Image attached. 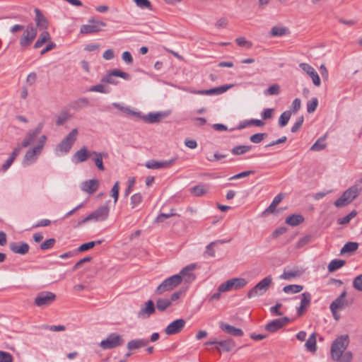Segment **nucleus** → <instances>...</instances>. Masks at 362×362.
<instances>
[{"label": "nucleus", "instance_id": "obj_61", "mask_svg": "<svg viewBox=\"0 0 362 362\" xmlns=\"http://www.w3.org/2000/svg\"><path fill=\"white\" fill-rule=\"evenodd\" d=\"M13 356L8 352L0 351V362H12Z\"/></svg>", "mask_w": 362, "mask_h": 362}, {"label": "nucleus", "instance_id": "obj_34", "mask_svg": "<svg viewBox=\"0 0 362 362\" xmlns=\"http://www.w3.org/2000/svg\"><path fill=\"white\" fill-rule=\"evenodd\" d=\"M305 346L308 351L315 353L317 350L316 333H313L305 344Z\"/></svg>", "mask_w": 362, "mask_h": 362}, {"label": "nucleus", "instance_id": "obj_5", "mask_svg": "<svg viewBox=\"0 0 362 362\" xmlns=\"http://www.w3.org/2000/svg\"><path fill=\"white\" fill-rule=\"evenodd\" d=\"M78 129H73L57 146L56 151L62 154L67 153L76 141Z\"/></svg>", "mask_w": 362, "mask_h": 362}, {"label": "nucleus", "instance_id": "obj_63", "mask_svg": "<svg viewBox=\"0 0 362 362\" xmlns=\"http://www.w3.org/2000/svg\"><path fill=\"white\" fill-rule=\"evenodd\" d=\"M300 106H301V101L299 98H296L292 104H291V114L292 113H294L296 114L300 108Z\"/></svg>", "mask_w": 362, "mask_h": 362}, {"label": "nucleus", "instance_id": "obj_51", "mask_svg": "<svg viewBox=\"0 0 362 362\" xmlns=\"http://www.w3.org/2000/svg\"><path fill=\"white\" fill-rule=\"evenodd\" d=\"M89 101L86 98H79L78 100L73 103V107L74 108H83L88 105Z\"/></svg>", "mask_w": 362, "mask_h": 362}, {"label": "nucleus", "instance_id": "obj_15", "mask_svg": "<svg viewBox=\"0 0 362 362\" xmlns=\"http://www.w3.org/2000/svg\"><path fill=\"white\" fill-rule=\"evenodd\" d=\"M177 160V158H173L168 160H148L145 166L148 169H160V168H169L173 166Z\"/></svg>", "mask_w": 362, "mask_h": 362}, {"label": "nucleus", "instance_id": "obj_37", "mask_svg": "<svg viewBox=\"0 0 362 362\" xmlns=\"http://www.w3.org/2000/svg\"><path fill=\"white\" fill-rule=\"evenodd\" d=\"M358 247V244L356 242H348L341 249L340 254L351 253L355 252Z\"/></svg>", "mask_w": 362, "mask_h": 362}, {"label": "nucleus", "instance_id": "obj_24", "mask_svg": "<svg viewBox=\"0 0 362 362\" xmlns=\"http://www.w3.org/2000/svg\"><path fill=\"white\" fill-rule=\"evenodd\" d=\"M233 86V84L223 85V86H221L219 87H216V88H211L209 90H202V91L198 92V93H201V95H220V94H222V93L226 92L228 90H229Z\"/></svg>", "mask_w": 362, "mask_h": 362}, {"label": "nucleus", "instance_id": "obj_44", "mask_svg": "<svg viewBox=\"0 0 362 362\" xmlns=\"http://www.w3.org/2000/svg\"><path fill=\"white\" fill-rule=\"evenodd\" d=\"M142 200L143 197L141 193H136L133 194L130 199V204L132 208L134 209L137 207L142 202Z\"/></svg>", "mask_w": 362, "mask_h": 362}, {"label": "nucleus", "instance_id": "obj_20", "mask_svg": "<svg viewBox=\"0 0 362 362\" xmlns=\"http://www.w3.org/2000/svg\"><path fill=\"white\" fill-rule=\"evenodd\" d=\"M346 296V292L343 291L341 295L335 299L330 305V310L333 315H335L337 310L343 309L346 305L345 297Z\"/></svg>", "mask_w": 362, "mask_h": 362}, {"label": "nucleus", "instance_id": "obj_41", "mask_svg": "<svg viewBox=\"0 0 362 362\" xmlns=\"http://www.w3.org/2000/svg\"><path fill=\"white\" fill-rule=\"evenodd\" d=\"M291 110H286V111L284 112L280 115L279 119V127H285L288 124V122L291 118Z\"/></svg>", "mask_w": 362, "mask_h": 362}, {"label": "nucleus", "instance_id": "obj_53", "mask_svg": "<svg viewBox=\"0 0 362 362\" xmlns=\"http://www.w3.org/2000/svg\"><path fill=\"white\" fill-rule=\"evenodd\" d=\"M55 242L56 240L54 238L47 239L40 245V248L42 250L51 249L54 245Z\"/></svg>", "mask_w": 362, "mask_h": 362}, {"label": "nucleus", "instance_id": "obj_9", "mask_svg": "<svg viewBox=\"0 0 362 362\" xmlns=\"http://www.w3.org/2000/svg\"><path fill=\"white\" fill-rule=\"evenodd\" d=\"M247 281L243 278H233L221 284L218 286L219 292H227L232 289H240L246 286Z\"/></svg>", "mask_w": 362, "mask_h": 362}, {"label": "nucleus", "instance_id": "obj_17", "mask_svg": "<svg viewBox=\"0 0 362 362\" xmlns=\"http://www.w3.org/2000/svg\"><path fill=\"white\" fill-rule=\"evenodd\" d=\"M186 322L184 319H177L170 323L165 329L168 335H173L180 332L185 327Z\"/></svg>", "mask_w": 362, "mask_h": 362}, {"label": "nucleus", "instance_id": "obj_2", "mask_svg": "<svg viewBox=\"0 0 362 362\" xmlns=\"http://www.w3.org/2000/svg\"><path fill=\"white\" fill-rule=\"evenodd\" d=\"M349 344L348 335L338 337L331 345V357L334 361H339Z\"/></svg>", "mask_w": 362, "mask_h": 362}, {"label": "nucleus", "instance_id": "obj_38", "mask_svg": "<svg viewBox=\"0 0 362 362\" xmlns=\"http://www.w3.org/2000/svg\"><path fill=\"white\" fill-rule=\"evenodd\" d=\"M218 346L223 351L228 352L235 346V343L232 339H228L226 340L219 341Z\"/></svg>", "mask_w": 362, "mask_h": 362}, {"label": "nucleus", "instance_id": "obj_22", "mask_svg": "<svg viewBox=\"0 0 362 362\" xmlns=\"http://www.w3.org/2000/svg\"><path fill=\"white\" fill-rule=\"evenodd\" d=\"M219 327L223 332L234 337H242L244 334L241 329L235 327L223 322H219Z\"/></svg>", "mask_w": 362, "mask_h": 362}, {"label": "nucleus", "instance_id": "obj_11", "mask_svg": "<svg viewBox=\"0 0 362 362\" xmlns=\"http://www.w3.org/2000/svg\"><path fill=\"white\" fill-rule=\"evenodd\" d=\"M106 23L101 21H97L94 18L90 19L87 24L83 25L81 27V33L89 34L99 32L102 28L105 27Z\"/></svg>", "mask_w": 362, "mask_h": 362}, {"label": "nucleus", "instance_id": "obj_7", "mask_svg": "<svg viewBox=\"0 0 362 362\" xmlns=\"http://www.w3.org/2000/svg\"><path fill=\"white\" fill-rule=\"evenodd\" d=\"M181 284L180 276L173 275L165 279L160 285L158 286L155 291L156 294L161 295L166 291H170Z\"/></svg>", "mask_w": 362, "mask_h": 362}, {"label": "nucleus", "instance_id": "obj_60", "mask_svg": "<svg viewBox=\"0 0 362 362\" xmlns=\"http://www.w3.org/2000/svg\"><path fill=\"white\" fill-rule=\"evenodd\" d=\"M303 121H304L303 117V116L299 117L297 119V121L295 122V124L291 127V132H293V133L297 132L301 127V126L303 123Z\"/></svg>", "mask_w": 362, "mask_h": 362}, {"label": "nucleus", "instance_id": "obj_29", "mask_svg": "<svg viewBox=\"0 0 362 362\" xmlns=\"http://www.w3.org/2000/svg\"><path fill=\"white\" fill-rule=\"evenodd\" d=\"M91 154H92V156H93V160L94 161L97 168L100 170L103 171L105 170V168H104L103 163V156L107 157V153H99L97 151H91Z\"/></svg>", "mask_w": 362, "mask_h": 362}, {"label": "nucleus", "instance_id": "obj_8", "mask_svg": "<svg viewBox=\"0 0 362 362\" xmlns=\"http://www.w3.org/2000/svg\"><path fill=\"white\" fill-rule=\"evenodd\" d=\"M37 34V28L33 25H28L23 30V33L20 37L19 43L21 47L27 48L29 47Z\"/></svg>", "mask_w": 362, "mask_h": 362}, {"label": "nucleus", "instance_id": "obj_21", "mask_svg": "<svg viewBox=\"0 0 362 362\" xmlns=\"http://www.w3.org/2000/svg\"><path fill=\"white\" fill-rule=\"evenodd\" d=\"M99 181L96 179H92L84 181L81 185V189L90 194H93L99 187Z\"/></svg>", "mask_w": 362, "mask_h": 362}, {"label": "nucleus", "instance_id": "obj_57", "mask_svg": "<svg viewBox=\"0 0 362 362\" xmlns=\"http://www.w3.org/2000/svg\"><path fill=\"white\" fill-rule=\"evenodd\" d=\"M353 286L358 291H362V274L357 276L353 281Z\"/></svg>", "mask_w": 362, "mask_h": 362}, {"label": "nucleus", "instance_id": "obj_47", "mask_svg": "<svg viewBox=\"0 0 362 362\" xmlns=\"http://www.w3.org/2000/svg\"><path fill=\"white\" fill-rule=\"evenodd\" d=\"M191 190L193 194L196 197L202 196L207 192V189L202 185L193 187Z\"/></svg>", "mask_w": 362, "mask_h": 362}, {"label": "nucleus", "instance_id": "obj_39", "mask_svg": "<svg viewBox=\"0 0 362 362\" xmlns=\"http://www.w3.org/2000/svg\"><path fill=\"white\" fill-rule=\"evenodd\" d=\"M112 105L121 110V111H123L127 115H132V116H135V117H141V112H136V111H134V110H132L129 107H124V106H122L119 103H114L112 104Z\"/></svg>", "mask_w": 362, "mask_h": 362}, {"label": "nucleus", "instance_id": "obj_25", "mask_svg": "<svg viewBox=\"0 0 362 362\" xmlns=\"http://www.w3.org/2000/svg\"><path fill=\"white\" fill-rule=\"evenodd\" d=\"M29 245L26 243H11L10 244L11 250L16 254L25 255L29 251Z\"/></svg>", "mask_w": 362, "mask_h": 362}, {"label": "nucleus", "instance_id": "obj_30", "mask_svg": "<svg viewBox=\"0 0 362 362\" xmlns=\"http://www.w3.org/2000/svg\"><path fill=\"white\" fill-rule=\"evenodd\" d=\"M35 23L37 27L42 28H47L48 25L47 21L42 12L38 9H35Z\"/></svg>", "mask_w": 362, "mask_h": 362}, {"label": "nucleus", "instance_id": "obj_31", "mask_svg": "<svg viewBox=\"0 0 362 362\" xmlns=\"http://www.w3.org/2000/svg\"><path fill=\"white\" fill-rule=\"evenodd\" d=\"M303 221L304 218L302 215L292 214L286 217V223L291 226H296L303 223Z\"/></svg>", "mask_w": 362, "mask_h": 362}, {"label": "nucleus", "instance_id": "obj_62", "mask_svg": "<svg viewBox=\"0 0 362 362\" xmlns=\"http://www.w3.org/2000/svg\"><path fill=\"white\" fill-rule=\"evenodd\" d=\"M299 66L308 76L311 75L312 73L315 70L312 66L307 63H300Z\"/></svg>", "mask_w": 362, "mask_h": 362}, {"label": "nucleus", "instance_id": "obj_45", "mask_svg": "<svg viewBox=\"0 0 362 362\" xmlns=\"http://www.w3.org/2000/svg\"><path fill=\"white\" fill-rule=\"evenodd\" d=\"M326 146L325 143V137H321L317 139L315 143L311 146L310 150L319 151L324 149Z\"/></svg>", "mask_w": 362, "mask_h": 362}, {"label": "nucleus", "instance_id": "obj_3", "mask_svg": "<svg viewBox=\"0 0 362 362\" xmlns=\"http://www.w3.org/2000/svg\"><path fill=\"white\" fill-rule=\"evenodd\" d=\"M109 203L110 201H107L104 205L100 206L81 221H78L77 226H80L90 221H103L106 220L110 214V207L108 206Z\"/></svg>", "mask_w": 362, "mask_h": 362}, {"label": "nucleus", "instance_id": "obj_1", "mask_svg": "<svg viewBox=\"0 0 362 362\" xmlns=\"http://www.w3.org/2000/svg\"><path fill=\"white\" fill-rule=\"evenodd\" d=\"M47 139V138L46 135H41L38 139L37 145L26 151L23 160V164L24 165H30L37 160L39 156L42 151Z\"/></svg>", "mask_w": 362, "mask_h": 362}, {"label": "nucleus", "instance_id": "obj_48", "mask_svg": "<svg viewBox=\"0 0 362 362\" xmlns=\"http://www.w3.org/2000/svg\"><path fill=\"white\" fill-rule=\"evenodd\" d=\"M318 105V100L317 98H313L307 103V112L312 113L315 111Z\"/></svg>", "mask_w": 362, "mask_h": 362}, {"label": "nucleus", "instance_id": "obj_43", "mask_svg": "<svg viewBox=\"0 0 362 362\" xmlns=\"http://www.w3.org/2000/svg\"><path fill=\"white\" fill-rule=\"evenodd\" d=\"M280 86L279 84L275 83L269 86L268 88L264 90L265 95H276L280 93Z\"/></svg>", "mask_w": 362, "mask_h": 362}, {"label": "nucleus", "instance_id": "obj_18", "mask_svg": "<svg viewBox=\"0 0 362 362\" xmlns=\"http://www.w3.org/2000/svg\"><path fill=\"white\" fill-rule=\"evenodd\" d=\"M196 265L191 264L184 267L177 275L180 276L181 282L184 281L185 283H191L195 279V274L192 271L195 269Z\"/></svg>", "mask_w": 362, "mask_h": 362}, {"label": "nucleus", "instance_id": "obj_54", "mask_svg": "<svg viewBox=\"0 0 362 362\" xmlns=\"http://www.w3.org/2000/svg\"><path fill=\"white\" fill-rule=\"evenodd\" d=\"M174 209H171L170 213H161L160 214L157 218H156V222L157 223H161L163 222L165 218H170L171 216H175L176 214L174 212Z\"/></svg>", "mask_w": 362, "mask_h": 362}, {"label": "nucleus", "instance_id": "obj_12", "mask_svg": "<svg viewBox=\"0 0 362 362\" xmlns=\"http://www.w3.org/2000/svg\"><path fill=\"white\" fill-rule=\"evenodd\" d=\"M123 343L124 340L122 339L120 335L116 333H112L106 339H104L100 342V346L103 349H111L122 345Z\"/></svg>", "mask_w": 362, "mask_h": 362}, {"label": "nucleus", "instance_id": "obj_35", "mask_svg": "<svg viewBox=\"0 0 362 362\" xmlns=\"http://www.w3.org/2000/svg\"><path fill=\"white\" fill-rule=\"evenodd\" d=\"M346 264V261L344 259H334L332 260L328 264V271L334 272L337 269L341 268Z\"/></svg>", "mask_w": 362, "mask_h": 362}, {"label": "nucleus", "instance_id": "obj_32", "mask_svg": "<svg viewBox=\"0 0 362 362\" xmlns=\"http://www.w3.org/2000/svg\"><path fill=\"white\" fill-rule=\"evenodd\" d=\"M302 272L298 269H284L282 274L280 276V279L284 280H291L295 277L300 276Z\"/></svg>", "mask_w": 362, "mask_h": 362}, {"label": "nucleus", "instance_id": "obj_16", "mask_svg": "<svg viewBox=\"0 0 362 362\" xmlns=\"http://www.w3.org/2000/svg\"><path fill=\"white\" fill-rule=\"evenodd\" d=\"M156 312L155 304L153 300H148L141 306L137 313V317L141 319H147Z\"/></svg>", "mask_w": 362, "mask_h": 362}, {"label": "nucleus", "instance_id": "obj_28", "mask_svg": "<svg viewBox=\"0 0 362 362\" xmlns=\"http://www.w3.org/2000/svg\"><path fill=\"white\" fill-rule=\"evenodd\" d=\"M149 340L145 339H133L127 343V347L129 350L137 349L146 346Z\"/></svg>", "mask_w": 362, "mask_h": 362}, {"label": "nucleus", "instance_id": "obj_10", "mask_svg": "<svg viewBox=\"0 0 362 362\" xmlns=\"http://www.w3.org/2000/svg\"><path fill=\"white\" fill-rule=\"evenodd\" d=\"M56 299V295L50 291H42L37 294L34 303L39 308L50 305Z\"/></svg>", "mask_w": 362, "mask_h": 362}, {"label": "nucleus", "instance_id": "obj_56", "mask_svg": "<svg viewBox=\"0 0 362 362\" xmlns=\"http://www.w3.org/2000/svg\"><path fill=\"white\" fill-rule=\"evenodd\" d=\"M119 182L117 181L111 189V196L114 198V202L115 204L117 203L119 197Z\"/></svg>", "mask_w": 362, "mask_h": 362}, {"label": "nucleus", "instance_id": "obj_52", "mask_svg": "<svg viewBox=\"0 0 362 362\" xmlns=\"http://www.w3.org/2000/svg\"><path fill=\"white\" fill-rule=\"evenodd\" d=\"M356 214H357L356 211L355 210H353L352 211H351L349 214H347L342 218L339 219L338 223L342 224V225L346 224V223H349V221L353 218H354L356 216Z\"/></svg>", "mask_w": 362, "mask_h": 362}, {"label": "nucleus", "instance_id": "obj_26", "mask_svg": "<svg viewBox=\"0 0 362 362\" xmlns=\"http://www.w3.org/2000/svg\"><path fill=\"white\" fill-rule=\"evenodd\" d=\"M163 116V115L161 112H150L146 115H142L141 114V117H137L141 119L146 123L153 124L160 122Z\"/></svg>", "mask_w": 362, "mask_h": 362}, {"label": "nucleus", "instance_id": "obj_4", "mask_svg": "<svg viewBox=\"0 0 362 362\" xmlns=\"http://www.w3.org/2000/svg\"><path fill=\"white\" fill-rule=\"evenodd\" d=\"M361 188L354 185L347 189L342 195L334 202L337 207H343L350 204L360 193Z\"/></svg>", "mask_w": 362, "mask_h": 362}, {"label": "nucleus", "instance_id": "obj_33", "mask_svg": "<svg viewBox=\"0 0 362 362\" xmlns=\"http://www.w3.org/2000/svg\"><path fill=\"white\" fill-rule=\"evenodd\" d=\"M171 305V300H169L168 298H160L156 300L155 307L159 312H164Z\"/></svg>", "mask_w": 362, "mask_h": 362}, {"label": "nucleus", "instance_id": "obj_46", "mask_svg": "<svg viewBox=\"0 0 362 362\" xmlns=\"http://www.w3.org/2000/svg\"><path fill=\"white\" fill-rule=\"evenodd\" d=\"M224 241H214L210 243L206 247L205 250V254L208 255L209 257H214L215 256V251L214 250V246L217 245L218 243H223Z\"/></svg>", "mask_w": 362, "mask_h": 362}, {"label": "nucleus", "instance_id": "obj_50", "mask_svg": "<svg viewBox=\"0 0 362 362\" xmlns=\"http://www.w3.org/2000/svg\"><path fill=\"white\" fill-rule=\"evenodd\" d=\"M286 29L283 27L274 26L270 31L272 36H283L286 34Z\"/></svg>", "mask_w": 362, "mask_h": 362}, {"label": "nucleus", "instance_id": "obj_42", "mask_svg": "<svg viewBox=\"0 0 362 362\" xmlns=\"http://www.w3.org/2000/svg\"><path fill=\"white\" fill-rule=\"evenodd\" d=\"M303 289V286L301 285L292 284L284 286L283 291L286 293H297L300 292Z\"/></svg>", "mask_w": 362, "mask_h": 362}, {"label": "nucleus", "instance_id": "obj_19", "mask_svg": "<svg viewBox=\"0 0 362 362\" xmlns=\"http://www.w3.org/2000/svg\"><path fill=\"white\" fill-rule=\"evenodd\" d=\"M288 321L289 320L286 317L275 319L267 324L265 329L269 332H275L285 326Z\"/></svg>", "mask_w": 362, "mask_h": 362}, {"label": "nucleus", "instance_id": "obj_40", "mask_svg": "<svg viewBox=\"0 0 362 362\" xmlns=\"http://www.w3.org/2000/svg\"><path fill=\"white\" fill-rule=\"evenodd\" d=\"M251 148L252 146L240 145L233 148L231 153L234 155H242L250 151Z\"/></svg>", "mask_w": 362, "mask_h": 362}, {"label": "nucleus", "instance_id": "obj_27", "mask_svg": "<svg viewBox=\"0 0 362 362\" xmlns=\"http://www.w3.org/2000/svg\"><path fill=\"white\" fill-rule=\"evenodd\" d=\"M311 301V295L308 292H305L301 295L300 305L298 308V315H301L306 308L309 306Z\"/></svg>", "mask_w": 362, "mask_h": 362}, {"label": "nucleus", "instance_id": "obj_23", "mask_svg": "<svg viewBox=\"0 0 362 362\" xmlns=\"http://www.w3.org/2000/svg\"><path fill=\"white\" fill-rule=\"evenodd\" d=\"M90 157H92L91 151H88L87 148L83 146L74 153L73 159L77 163L84 162Z\"/></svg>", "mask_w": 362, "mask_h": 362}, {"label": "nucleus", "instance_id": "obj_58", "mask_svg": "<svg viewBox=\"0 0 362 362\" xmlns=\"http://www.w3.org/2000/svg\"><path fill=\"white\" fill-rule=\"evenodd\" d=\"M90 91L93 92H98L102 93H107L109 92L108 89L105 88V86L103 84H98L92 86L90 88Z\"/></svg>", "mask_w": 362, "mask_h": 362}, {"label": "nucleus", "instance_id": "obj_59", "mask_svg": "<svg viewBox=\"0 0 362 362\" xmlns=\"http://www.w3.org/2000/svg\"><path fill=\"white\" fill-rule=\"evenodd\" d=\"M311 240V236L310 235H305L303 238H301L296 243V247L297 248H301L308 243H309Z\"/></svg>", "mask_w": 362, "mask_h": 362}, {"label": "nucleus", "instance_id": "obj_6", "mask_svg": "<svg viewBox=\"0 0 362 362\" xmlns=\"http://www.w3.org/2000/svg\"><path fill=\"white\" fill-rule=\"evenodd\" d=\"M272 280L270 275L264 277L248 291L247 297L252 298L264 295L269 290L272 284Z\"/></svg>", "mask_w": 362, "mask_h": 362}, {"label": "nucleus", "instance_id": "obj_49", "mask_svg": "<svg viewBox=\"0 0 362 362\" xmlns=\"http://www.w3.org/2000/svg\"><path fill=\"white\" fill-rule=\"evenodd\" d=\"M136 5L141 8H148L149 10H152V6L150 1L148 0H133Z\"/></svg>", "mask_w": 362, "mask_h": 362}, {"label": "nucleus", "instance_id": "obj_36", "mask_svg": "<svg viewBox=\"0 0 362 362\" xmlns=\"http://www.w3.org/2000/svg\"><path fill=\"white\" fill-rule=\"evenodd\" d=\"M51 39L50 35L47 31L42 32L34 45L35 49L41 47L45 42Z\"/></svg>", "mask_w": 362, "mask_h": 362}, {"label": "nucleus", "instance_id": "obj_64", "mask_svg": "<svg viewBox=\"0 0 362 362\" xmlns=\"http://www.w3.org/2000/svg\"><path fill=\"white\" fill-rule=\"evenodd\" d=\"M353 358V355L351 351H346L344 354H342L340 359L337 361L338 362H351Z\"/></svg>", "mask_w": 362, "mask_h": 362}, {"label": "nucleus", "instance_id": "obj_13", "mask_svg": "<svg viewBox=\"0 0 362 362\" xmlns=\"http://www.w3.org/2000/svg\"><path fill=\"white\" fill-rule=\"evenodd\" d=\"M43 127L44 122H40L38 123L37 126L34 129L29 130L21 143L22 147L26 148L30 144H32L34 142L36 137L41 133Z\"/></svg>", "mask_w": 362, "mask_h": 362}, {"label": "nucleus", "instance_id": "obj_55", "mask_svg": "<svg viewBox=\"0 0 362 362\" xmlns=\"http://www.w3.org/2000/svg\"><path fill=\"white\" fill-rule=\"evenodd\" d=\"M265 136H267V134L265 133H257L252 135L250 137V140L254 144H259L264 139Z\"/></svg>", "mask_w": 362, "mask_h": 362}, {"label": "nucleus", "instance_id": "obj_14", "mask_svg": "<svg viewBox=\"0 0 362 362\" xmlns=\"http://www.w3.org/2000/svg\"><path fill=\"white\" fill-rule=\"evenodd\" d=\"M116 76L121 77L124 80H129L131 78V76L128 73L119 69H113L103 77L101 81L105 83L116 85L117 83V81L115 78Z\"/></svg>", "mask_w": 362, "mask_h": 362}]
</instances>
